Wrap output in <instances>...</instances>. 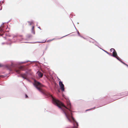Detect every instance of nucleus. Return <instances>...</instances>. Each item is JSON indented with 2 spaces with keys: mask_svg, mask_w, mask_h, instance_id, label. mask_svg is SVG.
I'll return each mask as SVG.
<instances>
[{
  "mask_svg": "<svg viewBox=\"0 0 128 128\" xmlns=\"http://www.w3.org/2000/svg\"><path fill=\"white\" fill-rule=\"evenodd\" d=\"M52 97L53 104L57 106L62 111L63 113L64 114L68 121L70 122L73 123L74 127L77 128L78 126V124L75 121L72 117L71 111L70 109V108H71V105L69 101L67 102V107L64 104L55 98H54L52 96Z\"/></svg>",
  "mask_w": 128,
  "mask_h": 128,
  "instance_id": "1",
  "label": "nucleus"
},
{
  "mask_svg": "<svg viewBox=\"0 0 128 128\" xmlns=\"http://www.w3.org/2000/svg\"><path fill=\"white\" fill-rule=\"evenodd\" d=\"M34 83L33 84L35 87L38 90L41 92L43 94H45V93L42 91L40 90V88L42 86V85L39 82H37L36 80L34 81Z\"/></svg>",
  "mask_w": 128,
  "mask_h": 128,
  "instance_id": "2",
  "label": "nucleus"
},
{
  "mask_svg": "<svg viewBox=\"0 0 128 128\" xmlns=\"http://www.w3.org/2000/svg\"><path fill=\"white\" fill-rule=\"evenodd\" d=\"M59 85L60 86V88L62 91H64V85L63 84L62 82H59Z\"/></svg>",
  "mask_w": 128,
  "mask_h": 128,
  "instance_id": "3",
  "label": "nucleus"
},
{
  "mask_svg": "<svg viewBox=\"0 0 128 128\" xmlns=\"http://www.w3.org/2000/svg\"><path fill=\"white\" fill-rule=\"evenodd\" d=\"M111 56H112L114 57H116V56H117V54L115 50L114 52H112V55H111Z\"/></svg>",
  "mask_w": 128,
  "mask_h": 128,
  "instance_id": "4",
  "label": "nucleus"
},
{
  "mask_svg": "<svg viewBox=\"0 0 128 128\" xmlns=\"http://www.w3.org/2000/svg\"><path fill=\"white\" fill-rule=\"evenodd\" d=\"M22 77L24 79H26V80H27V79L26 78L27 75L26 74H22Z\"/></svg>",
  "mask_w": 128,
  "mask_h": 128,
  "instance_id": "5",
  "label": "nucleus"
},
{
  "mask_svg": "<svg viewBox=\"0 0 128 128\" xmlns=\"http://www.w3.org/2000/svg\"><path fill=\"white\" fill-rule=\"evenodd\" d=\"M37 73L38 76L40 78L42 77V74L41 72H37Z\"/></svg>",
  "mask_w": 128,
  "mask_h": 128,
  "instance_id": "6",
  "label": "nucleus"
},
{
  "mask_svg": "<svg viewBox=\"0 0 128 128\" xmlns=\"http://www.w3.org/2000/svg\"><path fill=\"white\" fill-rule=\"evenodd\" d=\"M117 59H118V60H119L120 62H121L122 63L124 64L125 65H126V64H126L124 63V62H123L122 61H121L120 59V58H119V57L118 56H116V57H115Z\"/></svg>",
  "mask_w": 128,
  "mask_h": 128,
  "instance_id": "7",
  "label": "nucleus"
},
{
  "mask_svg": "<svg viewBox=\"0 0 128 128\" xmlns=\"http://www.w3.org/2000/svg\"><path fill=\"white\" fill-rule=\"evenodd\" d=\"M19 69L20 70H24V67L22 66H20L19 68Z\"/></svg>",
  "mask_w": 128,
  "mask_h": 128,
  "instance_id": "8",
  "label": "nucleus"
},
{
  "mask_svg": "<svg viewBox=\"0 0 128 128\" xmlns=\"http://www.w3.org/2000/svg\"><path fill=\"white\" fill-rule=\"evenodd\" d=\"M34 26H33L32 27V32H33L34 34H35V32H34L33 30L34 28Z\"/></svg>",
  "mask_w": 128,
  "mask_h": 128,
  "instance_id": "9",
  "label": "nucleus"
},
{
  "mask_svg": "<svg viewBox=\"0 0 128 128\" xmlns=\"http://www.w3.org/2000/svg\"><path fill=\"white\" fill-rule=\"evenodd\" d=\"M28 22L29 23V24L30 25H31L32 24H33V22Z\"/></svg>",
  "mask_w": 128,
  "mask_h": 128,
  "instance_id": "10",
  "label": "nucleus"
},
{
  "mask_svg": "<svg viewBox=\"0 0 128 128\" xmlns=\"http://www.w3.org/2000/svg\"><path fill=\"white\" fill-rule=\"evenodd\" d=\"M110 50L111 52L113 51V52H114V51H115V50H114V49L112 48Z\"/></svg>",
  "mask_w": 128,
  "mask_h": 128,
  "instance_id": "11",
  "label": "nucleus"
},
{
  "mask_svg": "<svg viewBox=\"0 0 128 128\" xmlns=\"http://www.w3.org/2000/svg\"><path fill=\"white\" fill-rule=\"evenodd\" d=\"M16 73L18 74H19L20 73V70H16Z\"/></svg>",
  "mask_w": 128,
  "mask_h": 128,
  "instance_id": "12",
  "label": "nucleus"
},
{
  "mask_svg": "<svg viewBox=\"0 0 128 128\" xmlns=\"http://www.w3.org/2000/svg\"><path fill=\"white\" fill-rule=\"evenodd\" d=\"M46 41V40H44L43 41V42H39L40 43H44Z\"/></svg>",
  "mask_w": 128,
  "mask_h": 128,
  "instance_id": "13",
  "label": "nucleus"
},
{
  "mask_svg": "<svg viewBox=\"0 0 128 128\" xmlns=\"http://www.w3.org/2000/svg\"><path fill=\"white\" fill-rule=\"evenodd\" d=\"M104 52H106V53L107 54H109V53L107 51L104 50H103Z\"/></svg>",
  "mask_w": 128,
  "mask_h": 128,
  "instance_id": "14",
  "label": "nucleus"
},
{
  "mask_svg": "<svg viewBox=\"0 0 128 128\" xmlns=\"http://www.w3.org/2000/svg\"><path fill=\"white\" fill-rule=\"evenodd\" d=\"M78 34L79 36H81V37L83 38L82 37V36H80V34H79V32H78Z\"/></svg>",
  "mask_w": 128,
  "mask_h": 128,
  "instance_id": "15",
  "label": "nucleus"
},
{
  "mask_svg": "<svg viewBox=\"0 0 128 128\" xmlns=\"http://www.w3.org/2000/svg\"><path fill=\"white\" fill-rule=\"evenodd\" d=\"M26 62H21L20 63H26Z\"/></svg>",
  "mask_w": 128,
  "mask_h": 128,
  "instance_id": "16",
  "label": "nucleus"
},
{
  "mask_svg": "<svg viewBox=\"0 0 128 128\" xmlns=\"http://www.w3.org/2000/svg\"><path fill=\"white\" fill-rule=\"evenodd\" d=\"M25 96H26V98H27L28 97V96L27 95H26V94L25 95Z\"/></svg>",
  "mask_w": 128,
  "mask_h": 128,
  "instance_id": "17",
  "label": "nucleus"
},
{
  "mask_svg": "<svg viewBox=\"0 0 128 128\" xmlns=\"http://www.w3.org/2000/svg\"><path fill=\"white\" fill-rule=\"evenodd\" d=\"M54 40V39L52 40H50L49 41H52L53 40Z\"/></svg>",
  "mask_w": 128,
  "mask_h": 128,
  "instance_id": "18",
  "label": "nucleus"
},
{
  "mask_svg": "<svg viewBox=\"0 0 128 128\" xmlns=\"http://www.w3.org/2000/svg\"><path fill=\"white\" fill-rule=\"evenodd\" d=\"M22 39L21 40H20V42L22 41Z\"/></svg>",
  "mask_w": 128,
  "mask_h": 128,
  "instance_id": "19",
  "label": "nucleus"
},
{
  "mask_svg": "<svg viewBox=\"0 0 128 128\" xmlns=\"http://www.w3.org/2000/svg\"><path fill=\"white\" fill-rule=\"evenodd\" d=\"M126 64V65L128 67V65L126 64Z\"/></svg>",
  "mask_w": 128,
  "mask_h": 128,
  "instance_id": "20",
  "label": "nucleus"
},
{
  "mask_svg": "<svg viewBox=\"0 0 128 128\" xmlns=\"http://www.w3.org/2000/svg\"><path fill=\"white\" fill-rule=\"evenodd\" d=\"M13 36V38H14V37H15V36Z\"/></svg>",
  "mask_w": 128,
  "mask_h": 128,
  "instance_id": "21",
  "label": "nucleus"
},
{
  "mask_svg": "<svg viewBox=\"0 0 128 128\" xmlns=\"http://www.w3.org/2000/svg\"><path fill=\"white\" fill-rule=\"evenodd\" d=\"M2 66V65L0 64V66Z\"/></svg>",
  "mask_w": 128,
  "mask_h": 128,
  "instance_id": "22",
  "label": "nucleus"
},
{
  "mask_svg": "<svg viewBox=\"0 0 128 128\" xmlns=\"http://www.w3.org/2000/svg\"><path fill=\"white\" fill-rule=\"evenodd\" d=\"M91 109H90V110H91ZM86 110V111H87L88 110Z\"/></svg>",
  "mask_w": 128,
  "mask_h": 128,
  "instance_id": "23",
  "label": "nucleus"
},
{
  "mask_svg": "<svg viewBox=\"0 0 128 128\" xmlns=\"http://www.w3.org/2000/svg\"><path fill=\"white\" fill-rule=\"evenodd\" d=\"M38 28H40V29H41L40 28V27H38Z\"/></svg>",
  "mask_w": 128,
  "mask_h": 128,
  "instance_id": "24",
  "label": "nucleus"
},
{
  "mask_svg": "<svg viewBox=\"0 0 128 128\" xmlns=\"http://www.w3.org/2000/svg\"><path fill=\"white\" fill-rule=\"evenodd\" d=\"M4 43H2V44H4Z\"/></svg>",
  "mask_w": 128,
  "mask_h": 128,
  "instance_id": "25",
  "label": "nucleus"
},
{
  "mask_svg": "<svg viewBox=\"0 0 128 128\" xmlns=\"http://www.w3.org/2000/svg\"><path fill=\"white\" fill-rule=\"evenodd\" d=\"M108 54L110 56H111L112 55L110 54Z\"/></svg>",
  "mask_w": 128,
  "mask_h": 128,
  "instance_id": "26",
  "label": "nucleus"
},
{
  "mask_svg": "<svg viewBox=\"0 0 128 128\" xmlns=\"http://www.w3.org/2000/svg\"><path fill=\"white\" fill-rule=\"evenodd\" d=\"M30 70H29V71H30Z\"/></svg>",
  "mask_w": 128,
  "mask_h": 128,
  "instance_id": "27",
  "label": "nucleus"
},
{
  "mask_svg": "<svg viewBox=\"0 0 128 128\" xmlns=\"http://www.w3.org/2000/svg\"><path fill=\"white\" fill-rule=\"evenodd\" d=\"M26 42V43H27V42Z\"/></svg>",
  "mask_w": 128,
  "mask_h": 128,
  "instance_id": "28",
  "label": "nucleus"
},
{
  "mask_svg": "<svg viewBox=\"0 0 128 128\" xmlns=\"http://www.w3.org/2000/svg\"><path fill=\"white\" fill-rule=\"evenodd\" d=\"M26 72V73H28V72Z\"/></svg>",
  "mask_w": 128,
  "mask_h": 128,
  "instance_id": "29",
  "label": "nucleus"
},
{
  "mask_svg": "<svg viewBox=\"0 0 128 128\" xmlns=\"http://www.w3.org/2000/svg\"><path fill=\"white\" fill-rule=\"evenodd\" d=\"M67 35H66V36H66Z\"/></svg>",
  "mask_w": 128,
  "mask_h": 128,
  "instance_id": "30",
  "label": "nucleus"
}]
</instances>
